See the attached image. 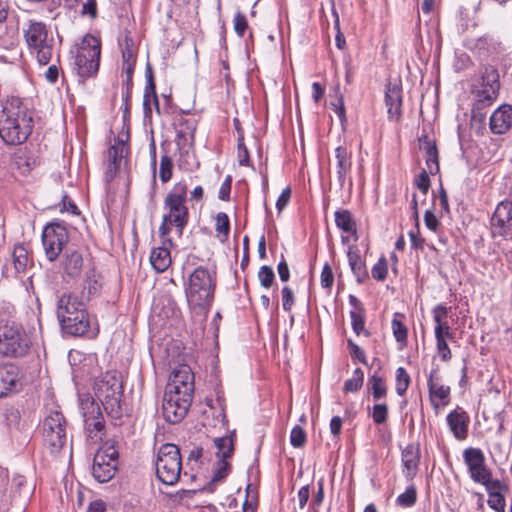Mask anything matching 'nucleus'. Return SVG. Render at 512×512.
Returning <instances> with one entry per match:
<instances>
[{
  "instance_id": "1",
  "label": "nucleus",
  "mask_w": 512,
  "mask_h": 512,
  "mask_svg": "<svg viewBox=\"0 0 512 512\" xmlns=\"http://www.w3.org/2000/svg\"><path fill=\"white\" fill-rule=\"evenodd\" d=\"M187 193V185L184 182H178L164 199L162 221L159 227V236L164 238V243L171 244L170 234L173 229L178 238L183 235L189 221V210L186 205Z\"/></svg>"
},
{
  "instance_id": "2",
  "label": "nucleus",
  "mask_w": 512,
  "mask_h": 512,
  "mask_svg": "<svg viewBox=\"0 0 512 512\" xmlns=\"http://www.w3.org/2000/svg\"><path fill=\"white\" fill-rule=\"evenodd\" d=\"M32 132V117L17 98L0 105V137L9 145H19Z\"/></svg>"
},
{
  "instance_id": "3",
  "label": "nucleus",
  "mask_w": 512,
  "mask_h": 512,
  "mask_svg": "<svg viewBox=\"0 0 512 512\" xmlns=\"http://www.w3.org/2000/svg\"><path fill=\"white\" fill-rule=\"evenodd\" d=\"M216 273L199 266L190 274L185 294L190 310L197 315H205L214 298Z\"/></svg>"
},
{
  "instance_id": "4",
  "label": "nucleus",
  "mask_w": 512,
  "mask_h": 512,
  "mask_svg": "<svg viewBox=\"0 0 512 512\" xmlns=\"http://www.w3.org/2000/svg\"><path fill=\"white\" fill-rule=\"evenodd\" d=\"M57 317L64 332L81 336L90 326L86 305L71 293H64L57 302Z\"/></svg>"
},
{
  "instance_id": "5",
  "label": "nucleus",
  "mask_w": 512,
  "mask_h": 512,
  "mask_svg": "<svg viewBox=\"0 0 512 512\" xmlns=\"http://www.w3.org/2000/svg\"><path fill=\"white\" fill-rule=\"evenodd\" d=\"M101 54V43L91 34L83 37L73 62V71L83 83L86 79L96 76Z\"/></svg>"
},
{
  "instance_id": "6",
  "label": "nucleus",
  "mask_w": 512,
  "mask_h": 512,
  "mask_svg": "<svg viewBox=\"0 0 512 512\" xmlns=\"http://www.w3.org/2000/svg\"><path fill=\"white\" fill-rule=\"evenodd\" d=\"M22 31L30 52L36 56L39 64H48L53 56L54 40L48 36L46 24L29 19Z\"/></svg>"
},
{
  "instance_id": "7",
  "label": "nucleus",
  "mask_w": 512,
  "mask_h": 512,
  "mask_svg": "<svg viewBox=\"0 0 512 512\" xmlns=\"http://www.w3.org/2000/svg\"><path fill=\"white\" fill-rule=\"evenodd\" d=\"M94 390L106 413L112 418H120L122 415L121 398L123 393L120 376L115 372L105 373L95 383Z\"/></svg>"
},
{
  "instance_id": "8",
  "label": "nucleus",
  "mask_w": 512,
  "mask_h": 512,
  "mask_svg": "<svg viewBox=\"0 0 512 512\" xmlns=\"http://www.w3.org/2000/svg\"><path fill=\"white\" fill-rule=\"evenodd\" d=\"M156 475L165 485H175L181 475L182 459L179 448L172 443L160 446L155 462Z\"/></svg>"
},
{
  "instance_id": "9",
  "label": "nucleus",
  "mask_w": 512,
  "mask_h": 512,
  "mask_svg": "<svg viewBox=\"0 0 512 512\" xmlns=\"http://www.w3.org/2000/svg\"><path fill=\"white\" fill-rule=\"evenodd\" d=\"M31 341L23 327L15 322L0 324V355L24 357L30 350Z\"/></svg>"
},
{
  "instance_id": "10",
  "label": "nucleus",
  "mask_w": 512,
  "mask_h": 512,
  "mask_svg": "<svg viewBox=\"0 0 512 512\" xmlns=\"http://www.w3.org/2000/svg\"><path fill=\"white\" fill-rule=\"evenodd\" d=\"M500 89V80L498 70L493 66H484L481 69V87L476 91L475 102L473 105V117L484 114L481 112L489 107L497 99Z\"/></svg>"
},
{
  "instance_id": "11",
  "label": "nucleus",
  "mask_w": 512,
  "mask_h": 512,
  "mask_svg": "<svg viewBox=\"0 0 512 512\" xmlns=\"http://www.w3.org/2000/svg\"><path fill=\"white\" fill-rule=\"evenodd\" d=\"M80 412L87 440L92 444L101 442L105 434V425L99 404L88 395L82 396Z\"/></svg>"
},
{
  "instance_id": "12",
  "label": "nucleus",
  "mask_w": 512,
  "mask_h": 512,
  "mask_svg": "<svg viewBox=\"0 0 512 512\" xmlns=\"http://www.w3.org/2000/svg\"><path fill=\"white\" fill-rule=\"evenodd\" d=\"M44 442L51 453L59 452L66 444V421L58 410L50 411L43 422Z\"/></svg>"
},
{
  "instance_id": "13",
  "label": "nucleus",
  "mask_w": 512,
  "mask_h": 512,
  "mask_svg": "<svg viewBox=\"0 0 512 512\" xmlns=\"http://www.w3.org/2000/svg\"><path fill=\"white\" fill-rule=\"evenodd\" d=\"M171 387H166L163 404L162 414L164 419L169 423H179L186 416L192 402V395L171 391Z\"/></svg>"
},
{
  "instance_id": "14",
  "label": "nucleus",
  "mask_w": 512,
  "mask_h": 512,
  "mask_svg": "<svg viewBox=\"0 0 512 512\" xmlns=\"http://www.w3.org/2000/svg\"><path fill=\"white\" fill-rule=\"evenodd\" d=\"M118 451L112 445L100 448L93 459L92 475L99 483L110 481L116 472Z\"/></svg>"
},
{
  "instance_id": "15",
  "label": "nucleus",
  "mask_w": 512,
  "mask_h": 512,
  "mask_svg": "<svg viewBox=\"0 0 512 512\" xmlns=\"http://www.w3.org/2000/svg\"><path fill=\"white\" fill-rule=\"evenodd\" d=\"M68 242V232L59 223L48 224L42 233V244L49 261H55Z\"/></svg>"
},
{
  "instance_id": "16",
  "label": "nucleus",
  "mask_w": 512,
  "mask_h": 512,
  "mask_svg": "<svg viewBox=\"0 0 512 512\" xmlns=\"http://www.w3.org/2000/svg\"><path fill=\"white\" fill-rule=\"evenodd\" d=\"M464 462L468 467L471 479L483 486L494 481L492 473L485 464V456L479 448H467L463 452Z\"/></svg>"
},
{
  "instance_id": "17",
  "label": "nucleus",
  "mask_w": 512,
  "mask_h": 512,
  "mask_svg": "<svg viewBox=\"0 0 512 512\" xmlns=\"http://www.w3.org/2000/svg\"><path fill=\"white\" fill-rule=\"evenodd\" d=\"M216 446V456L218 461L215 463L212 482L222 481L230 471V464L227 459L233 454V441L230 437H221L214 440Z\"/></svg>"
},
{
  "instance_id": "18",
  "label": "nucleus",
  "mask_w": 512,
  "mask_h": 512,
  "mask_svg": "<svg viewBox=\"0 0 512 512\" xmlns=\"http://www.w3.org/2000/svg\"><path fill=\"white\" fill-rule=\"evenodd\" d=\"M492 232L494 235L512 238V202L505 200L500 202L491 218Z\"/></svg>"
},
{
  "instance_id": "19",
  "label": "nucleus",
  "mask_w": 512,
  "mask_h": 512,
  "mask_svg": "<svg viewBox=\"0 0 512 512\" xmlns=\"http://www.w3.org/2000/svg\"><path fill=\"white\" fill-rule=\"evenodd\" d=\"M193 379L194 377L190 367L181 365L172 372L166 387H173L171 391L174 393L181 392L192 395L194 390Z\"/></svg>"
},
{
  "instance_id": "20",
  "label": "nucleus",
  "mask_w": 512,
  "mask_h": 512,
  "mask_svg": "<svg viewBox=\"0 0 512 512\" xmlns=\"http://www.w3.org/2000/svg\"><path fill=\"white\" fill-rule=\"evenodd\" d=\"M428 390L431 404L434 408L448 404L450 396V387L441 384L437 369H433L428 378Z\"/></svg>"
},
{
  "instance_id": "21",
  "label": "nucleus",
  "mask_w": 512,
  "mask_h": 512,
  "mask_svg": "<svg viewBox=\"0 0 512 512\" xmlns=\"http://www.w3.org/2000/svg\"><path fill=\"white\" fill-rule=\"evenodd\" d=\"M20 372L13 364L0 365V398L18 390Z\"/></svg>"
},
{
  "instance_id": "22",
  "label": "nucleus",
  "mask_w": 512,
  "mask_h": 512,
  "mask_svg": "<svg viewBox=\"0 0 512 512\" xmlns=\"http://www.w3.org/2000/svg\"><path fill=\"white\" fill-rule=\"evenodd\" d=\"M490 130L493 134H504L512 127V106L503 104L490 116Z\"/></svg>"
},
{
  "instance_id": "23",
  "label": "nucleus",
  "mask_w": 512,
  "mask_h": 512,
  "mask_svg": "<svg viewBox=\"0 0 512 512\" xmlns=\"http://www.w3.org/2000/svg\"><path fill=\"white\" fill-rule=\"evenodd\" d=\"M447 424L457 440H464L468 436L469 415L461 408L454 409L447 417Z\"/></svg>"
},
{
  "instance_id": "24",
  "label": "nucleus",
  "mask_w": 512,
  "mask_h": 512,
  "mask_svg": "<svg viewBox=\"0 0 512 512\" xmlns=\"http://www.w3.org/2000/svg\"><path fill=\"white\" fill-rule=\"evenodd\" d=\"M162 245L154 248L150 255V263L156 272H164L171 265L170 249L174 246L173 238L171 237V244L164 243V238H161Z\"/></svg>"
},
{
  "instance_id": "25",
  "label": "nucleus",
  "mask_w": 512,
  "mask_h": 512,
  "mask_svg": "<svg viewBox=\"0 0 512 512\" xmlns=\"http://www.w3.org/2000/svg\"><path fill=\"white\" fill-rule=\"evenodd\" d=\"M385 104L390 120L398 121L401 117L402 89L398 85H388L385 92Z\"/></svg>"
},
{
  "instance_id": "26",
  "label": "nucleus",
  "mask_w": 512,
  "mask_h": 512,
  "mask_svg": "<svg viewBox=\"0 0 512 512\" xmlns=\"http://www.w3.org/2000/svg\"><path fill=\"white\" fill-rule=\"evenodd\" d=\"M419 148L425 153V162L428 172L431 175L439 171L438 150L435 142H433L427 135L419 138Z\"/></svg>"
},
{
  "instance_id": "27",
  "label": "nucleus",
  "mask_w": 512,
  "mask_h": 512,
  "mask_svg": "<svg viewBox=\"0 0 512 512\" xmlns=\"http://www.w3.org/2000/svg\"><path fill=\"white\" fill-rule=\"evenodd\" d=\"M348 263L358 283H363L369 277L364 260L360 256L359 249L350 245L347 250Z\"/></svg>"
},
{
  "instance_id": "28",
  "label": "nucleus",
  "mask_w": 512,
  "mask_h": 512,
  "mask_svg": "<svg viewBox=\"0 0 512 512\" xmlns=\"http://www.w3.org/2000/svg\"><path fill=\"white\" fill-rule=\"evenodd\" d=\"M420 460L419 448L413 444L406 446L402 451V463L406 478L412 479L417 472Z\"/></svg>"
},
{
  "instance_id": "29",
  "label": "nucleus",
  "mask_w": 512,
  "mask_h": 512,
  "mask_svg": "<svg viewBox=\"0 0 512 512\" xmlns=\"http://www.w3.org/2000/svg\"><path fill=\"white\" fill-rule=\"evenodd\" d=\"M484 486L489 495L487 501L489 507L497 512H504L506 502L504 496L501 494V491L504 488L502 483L499 480L495 479L494 481Z\"/></svg>"
},
{
  "instance_id": "30",
  "label": "nucleus",
  "mask_w": 512,
  "mask_h": 512,
  "mask_svg": "<svg viewBox=\"0 0 512 512\" xmlns=\"http://www.w3.org/2000/svg\"><path fill=\"white\" fill-rule=\"evenodd\" d=\"M84 266L82 254L77 250H68L66 252L63 268L64 272L70 277H77L80 275Z\"/></svg>"
},
{
  "instance_id": "31",
  "label": "nucleus",
  "mask_w": 512,
  "mask_h": 512,
  "mask_svg": "<svg viewBox=\"0 0 512 512\" xmlns=\"http://www.w3.org/2000/svg\"><path fill=\"white\" fill-rule=\"evenodd\" d=\"M125 153L126 146L124 141L119 139L115 140L114 144L111 145L107 152L108 169L110 172H116L119 169Z\"/></svg>"
},
{
  "instance_id": "32",
  "label": "nucleus",
  "mask_w": 512,
  "mask_h": 512,
  "mask_svg": "<svg viewBox=\"0 0 512 512\" xmlns=\"http://www.w3.org/2000/svg\"><path fill=\"white\" fill-rule=\"evenodd\" d=\"M335 157L337 160L338 179L343 183L352 166L351 152L346 147L339 146L335 149Z\"/></svg>"
},
{
  "instance_id": "33",
  "label": "nucleus",
  "mask_w": 512,
  "mask_h": 512,
  "mask_svg": "<svg viewBox=\"0 0 512 512\" xmlns=\"http://www.w3.org/2000/svg\"><path fill=\"white\" fill-rule=\"evenodd\" d=\"M335 223L336 226L341 229L343 232L351 234L354 236V239L357 240V225L354 221L350 211L348 210H338L335 212Z\"/></svg>"
},
{
  "instance_id": "34",
  "label": "nucleus",
  "mask_w": 512,
  "mask_h": 512,
  "mask_svg": "<svg viewBox=\"0 0 512 512\" xmlns=\"http://www.w3.org/2000/svg\"><path fill=\"white\" fill-rule=\"evenodd\" d=\"M367 388L375 401L381 400L387 396V385L385 379L376 372L369 376Z\"/></svg>"
},
{
  "instance_id": "35",
  "label": "nucleus",
  "mask_w": 512,
  "mask_h": 512,
  "mask_svg": "<svg viewBox=\"0 0 512 512\" xmlns=\"http://www.w3.org/2000/svg\"><path fill=\"white\" fill-rule=\"evenodd\" d=\"M148 72H149V75H147V85L145 88L144 99H143V107H144V111H145L146 115L151 112V107H150L151 101L155 105L156 110L159 112V102H158V98L156 95L155 83H154L150 68H148Z\"/></svg>"
},
{
  "instance_id": "36",
  "label": "nucleus",
  "mask_w": 512,
  "mask_h": 512,
  "mask_svg": "<svg viewBox=\"0 0 512 512\" xmlns=\"http://www.w3.org/2000/svg\"><path fill=\"white\" fill-rule=\"evenodd\" d=\"M404 318L403 314L395 313L392 319L391 328L393 331V335L397 342L401 344H405L407 342V328L402 322Z\"/></svg>"
},
{
  "instance_id": "37",
  "label": "nucleus",
  "mask_w": 512,
  "mask_h": 512,
  "mask_svg": "<svg viewBox=\"0 0 512 512\" xmlns=\"http://www.w3.org/2000/svg\"><path fill=\"white\" fill-rule=\"evenodd\" d=\"M101 287L100 275L96 274L94 270H90L86 275L83 290L87 292L88 296H94L100 292Z\"/></svg>"
},
{
  "instance_id": "38",
  "label": "nucleus",
  "mask_w": 512,
  "mask_h": 512,
  "mask_svg": "<svg viewBox=\"0 0 512 512\" xmlns=\"http://www.w3.org/2000/svg\"><path fill=\"white\" fill-rule=\"evenodd\" d=\"M12 256H13V263H14V267H15L16 271L18 273L23 272L29 263V256H28L27 249L22 245H17V246H15V248L13 250Z\"/></svg>"
},
{
  "instance_id": "39",
  "label": "nucleus",
  "mask_w": 512,
  "mask_h": 512,
  "mask_svg": "<svg viewBox=\"0 0 512 512\" xmlns=\"http://www.w3.org/2000/svg\"><path fill=\"white\" fill-rule=\"evenodd\" d=\"M215 230L218 237L222 242L226 241L230 231V222L228 215L224 212H219L215 217Z\"/></svg>"
},
{
  "instance_id": "40",
  "label": "nucleus",
  "mask_w": 512,
  "mask_h": 512,
  "mask_svg": "<svg viewBox=\"0 0 512 512\" xmlns=\"http://www.w3.org/2000/svg\"><path fill=\"white\" fill-rule=\"evenodd\" d=\"M364 382V373L361 368H356L353 371L352 377L347 379L344 383V392H357L361 389Z\"/></svg>"
},
{
  "instance_id": "41",
  "label": "nucleus",
  "mask_w": 512,
  "mask_h": 512,
  "mask_svg": "<svg viewBox=\"0 0 512 512\" xmlns=\"http://www.w3.org/2000/svg\"><path fill=\"white\" fill-rule=\"evenodd\" d=\"M417 491L414 485L406 488L405 492L397 497V504L402 507H411L416 503Z\"/></svg>"
},
{
  "instance_id": "42",
  "label": "nucleus",
  "mask_w": 512,
  "mask_h": 512,
  "mask_svg": "<svg viewBox=\"0 0 512 512\" xmlns=\"http://www.w3.org/2000/svg\"><path fill=\"white\" fill-rule=\"evenodd\" d=\"M410 384V376L403 367L396 370L395 389L398 395H403Z\"/></svg>"
},
{
  "instance_id": "43",
  "label": "nucleus",
  "mask_w": 512,
  "mask_h": 512,
  "mask_svg": "<svg viewBox=\"0 0 512 512\" xmlns=\"http://www.w3.org/2000/svg\"><path fill=\"white\" fill-rule=\"evenodd\" d=\"M173 162L168 155H163L160 159L159 177L163 183H167L172 178Z\"/></svg>"
},
{
  "instance_id": "44",
  "label": "nucleus",
  "mask_w": 512,
  "mask_h": 512,
  "mask_svg": "<svg viewBox=\"0 0 512 512\" xmlns=\"http://www.w3.org/2000/svg\"><path fill=\"white\" fill-rule=\"evenodd\" d=\"M123 65L136 63V51L133 40L129 37L124 39V47L122 48Z\"/></svg>"
},
{
  "instance_id": "45",
  "label": "nucleus",
  "mask_w": 512,
  "mask_h": 512,
  "mask_svg": "<svg viewBox=\"0 0 512 512\" xmlns=\"http://www.w3.org/2000/svg\"><path fill=\"white\" fill-rule=\"evenodd\" d=\"M260 284L265 288H270L275 280V274L270 266L264 265L258 271Z\"/></svg>"
},
{
  "instance_id": "46",
  "label": "nucleus",
  "mask_w": 512,
  "mask_h": 512,
  "mask_svg": "<svg viewBox=\"0 0 512 512\" xmlns=\"http://www.w3.org/2000/svg\"><path fill=\"white\" fill-rule=\"evenodd\" d=\"M307 436L304 429L296 425L290 433V443L295 448H300L306 443Z\"/></svg>"
},
{
  "instance_id": "47",
  "label": "nucleus",
  "mask_w": 512,
  "mask_h": 512,
  "mask_svg": "<svg viewBox=\"0 0 512 512\" xmlns=\"http://www.w3.org/2000/svg\"><path fill=\"white\" fill-rule=\"evenodd\" d=\"M387 272H388L387 261H386V258L384 256H382L378 260V262L373 266L371 274L375 280L384 281L386 279Z\"/></svg>"
},
{
  "instance_id": "48",
  "label": "nucleus",
  "mask_w": 512,
  "mask_h": 512,
  "mask_svg": "<svg viewBox=\"0 0 512 512\" xmlns=\"http://www.w3.org/2000/svg\"><path fill=\"white\" fill-rule=\"evenodd\" d=\"M371 415L376 424L384 423L388 417V406L385 403L375 404Z\"/></svg>"
},
{
  "instance_id": "49",
  "label": "nucleus",
  "mask_w": 512,
  "mask_h": 512,
  "mask_svg": "<svg viewBox=\"0 0 512 512\" xmlns=\"http://www.w3.org/2000/svg\"><path fill=\"white\" fill-rule=\"evenodd\" d=\"M351 322H352V328L354 332L359 335L360 333L364 332L366 336L369 335L367 331H365L364 328V317L360 311L353 310L350 312Z\"/></svg>"
},
{
  "instance_id": "50",
  "label": "nucleus",
  "mask_w": 512,
  "mask_h": 512,
  "mask_svg": "<svg viewBox=\"0 0 512 512\" xmlns=\"http://www.w3.org/2000/svg\"><path fill=\"white\" fill-rule=\"evenodd\" d=\"M429 172L428 170L424 169L417 177L415 183L417 188L422 191L424 195L427 194L429 188H430V179H429Z\"/></svg>"
},
{
  "instance_id": "51",
  "label": "nucleus",
  "mask_w": 512,
  "mask_h": 512,
  "mask_svg": "<svg viewBox=\"0 0 512 512\" xmlns=\"http://www.w3.org/2000/svg\"><path fill=\"white\" fill-rule=\"evenodd\" d=\"M247 20L245 15L240 12H237L234 16V30L235 32L242 37L247 29Z\"/></svg>"
},
{
  "instance_id": "52",
  "label": "nucleus",
  "mask_w": 512,
  "mask_h": 512,
  "mask_svg": "<svg viewBox=\"0 0 512 512\" xmlns=\"http://www.w3.org/2000/svg\"><path fill=\"white\" fill-rule=\"evenodd\" d=\"M281 294L282 307L285 311L288 312L292 309V306L294 304V294L288 286L283 287Z\"/></svg>"
},
{
  "instance_id": "53",
  "label": "nucleus",
  "mask_w": 512,
  "mask_h": 512,
  "mask_svg": "<svg viewBox=\"0 0 512 512\" xmlns=\"http://www.w3.org/2000/svg\"><path fill=\"white\" fill-rule=\"evenodd\" d=\"M238 160L240 166L249 165V152L242 137L238 139Z\"/></svg>"
},
{
  "instance_id": "54",
  "label": "nucleus",
  "mask_w": 512,
  "mask_h": 512,
  "mask_svg": "<svg viewBox=\"0 0 512 512\" xmlns=\"http://www.w3.org/2000/svg\"><path fill=\"white\" fill-rule=\"evenodd\" d=\"M134 68H135V64H125L122 67L123 73L125 75L124 83L127 87L126 100L129 98L130 90L132 88V76H133Z\"/></svg>"
},
{
  "instance_id": "55",
  "label": "nucleus",
  "mask_w": 512,
  "mask_h": 512,
  "mask_svg": "<svg viewBox=\"0 0 512 512\" xmlns=\"http://www.w3.org/2000/svg\"><path fill=\"white\" fill-rule=\"evenodd\" d=\"M334 276L329 264H325L321 272V286L324 288H330L333 284Z\"/></svg>"
},
{
  "instance_id": "56",
  "label": "nucleus",
  "mask_w": 512,
  "mask_h": 512,
  "mask_svg": "<svg viewBox=\"0 0 512 512\" xmlns=\"http://www.w3.org/2000/svg\"><path fill=\"white\" fill-rule=\"evenodd\" d=\"M436 345H437V350H438V353H439L441 359L445 362L450 360L452 354H451L450 348L446 342V339H443V338L436 339Z\"/></svg>"
},
{
  "instance_id": "57",
  "label": "nucleus",
  "mask_w": 512,
  "mask_h": 512,
  "mask_svg": "<svg viewBox=\"0 0 512 512\" xmlns=\"http://www.w3.org/2000/svg\"><path fill=\"white\" fill-rule=\"evenodd\" d=\"M324 500V483L323 479L318 481V490L315 493L310 506L313 508L314 512H318L317 507L322 504Z\"/></svg>"
},
{
  "instance_id": "58",
  "label": "nucleus",
  "mask_w": 512,
  "mask_h": 512,
  "mask_svg": "<svg viewBox=\"0 0 512 512\" xmlns=\"http://www.w3.org/2000/svg\"><path fill=\"white\" fill-rule=\"evenodd\" d=\"M447 315H448V308L444 305H441V304L437 305L433 309V319L436 324H441V323L447 322L446 321Z\"/></svg>"
},
{
  "instance_id": "59",
  "label": "nucleus",
  "mask_w": 512,
  "mask_h": 512,
  "mask_svg": "<svg viewBox=\"0 0 512 512\" xmlns=\"http://www.w3.org/2000/svg\"><path fill=\"white\" fill-rule=\"evenodd\" d=\"M452 332L447 322L436 324L435 326V338L436 339H446L451 338Z\"/></svg>"
},
{
  "instance_id": "60",
  "label": "nucleus",
  "mask_w": 512,
  "mask_h": 512,
  "mask_svg": "<svg viewBox=\"0 0 512 512\" xmlns=\"http://www.w3.org/2000/svg\"><path fill=\"white\" fill-rule=\"evenodd\" d=\"M348 346L350 348L352 358L358 359L363 364L367 363L364 351L357 344L351 340H348Z\"/></svg>"
},
{
  "instance_id": "61",
  "label": "nucleus",
  "mask_w": 512,
  "mask_h": 512,
  "mask_svg": "<svg viewBox=\"0 0 512 512\" xmlns=\"http://www.w3.org/2000/svg\"><path fill=\"white\" fill-rule=\"evenodd\" d=\"M291 197V189L289 187H286L281 195L278 197L276 202V208L278 212L280 213L289 203Z\"/></svg>"
},
{
  "instance_id": "62",
  "label": "nucleus",
  "mask_w": 512,
  "mask_h": 512,
  "mask_svg": "<svg viewBox=\"0 0 512 512\" xmlns=\"http://www.w3.org/2000/svg\"><path fill=\"white\" fill-rule=\"evenodd\" d=\"M424 222L426 227L433 232H436L440 225L437 217L433 214V212L429 210L425 212Z\"/></svg>"
},
{
  "instance_id": "63",
  "label": "nucleus",
  "mask_w": 512,
  "mask_h": 512,
  "mask_svg": "<svg viewBox=\"0 0 512 512\" xmlns=\"http://www.w3.org/2000/svg\"><path fill=\"white\" fill-rule=\"evenodd\" d=\"M331 106L333 107L334 112L338 116L340 122L344 124L346 122V112H345V106L343 98L340 97L337 102L331 103Z\"/></svg>"
},
{
  "instance_id": "64",
  "label": "nucleus",
  "mask_w": 512,
  "mask_h": 512,
  "mask_svg": "<svg viewBox=\"0 0 512 512\" xmlns=\"http://www.w3.org/2000/svg\"><path fill=\"white\" fill-rule=\"evenodd\" d=\"M297 497H298L299 508L303 509L306 506V504L309 500V497H310L309 485H305V486L301 487L298 491Z\"/></svg>"
}]
</instances>
